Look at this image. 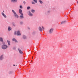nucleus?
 I'll return each mask as SVG.
<instances>
[{"mask_svg":"<svg viewBox=\"0 0 78 78\" xmlns=\"http://www.w3.org/2000/svg\"><path fill=\"white\" fill-rule=\"evenodd\" d=\"M20 18L21 19H23V15H21L20 16Z\"/></svg>","mask_w":78,"mask_h":78,"instance_id":"2eb2a0df","label":"nucleus"},{"mask_svg":"<svg viewBox=\"0 0 78 78\" xmlns=\"http://www.w3.org/2000/svg\"><path fill=\"white\" fill-rule=\"evenodd\" d=\"M34 2L35 3H37V0H33Z\"/></svg>","mask_w":78,"mask_h":78,"instance_id":"412c9836","label":"nucleus"},{"mask_svg":"<svg viewBox=\"0 0 78 78\" xmlns=\"http://www.w3.org/2000/svg\"><path fill=\"white\" fill-rule=\"evenodd\" d=\"M32 4H34V5L35 4V3H34V2H32Z\"/></svg>","mask_w":78,"mask_h":78,"instance_id":"b1692460","label":"nucleus"},{"mask_svg":"<svg viewBox=\"0 0 78 78\" xmlns=\"http://www.w3.org/2000/svg\"><path fill=\"white\" fill-rule=\"evenodd\" d=\"M3 59V56L2 55L0 56V59L1 60H2Z\"/></svg>","mask_w":78,"mask_h":78,"instance_id":"1a4fd4ad","label":"nucleus"},{"mask_svg":"<svg viewBox=\"0 0 78 78\" xmlns=\"http://www.w3.org/2000/svg\"><path fill=\"white\" fill-rule=\"evenodd\" d=\"M30 9V7H27V9Z\"/></svg>","mask_w":78,"mask_h":78,"instance_id":"5701e85b","label":"nucleus"},{"mask_svg":"<svg viewBox=\"0 0 78 78\" xmlns=\"http://www.w3.org/2000/svg\"><path fill=\"white\" fill-rule=\"evenodd\" d=\"M39 2L41 3H42V2L41 1V0H39Z\"/></svg>","mask_w":78,"mask_h":78,"instance_id":"6ab92c4d","label":"nucleus"},{"mask_svg":"<svg viewBox=\"0 0 78 78\" xmlns=\"http://www.w3.org/2000/svg\"><path fill=\"white\" fill-rule=\"evenodd\" d=\"M14 34H16V31H15L14 33Z\"/></svg>","mask_w":78,"mask_h":78,"instance_id":"393cba45","label":"nucleus"},{"mask_svg":"<svg viewBox=\"0 0 78 78\" xmlns=\"http://www.w3.org/2000/svg\"><path fill=\"white\" fill-rule=\"evenodd\" d=\"M29 15L30 16H33V14H32V13H31V12L30 11L29 12Z\"/></svg>","mask_w":78,"mask_h":78,"instance_id":"9b49d317","label":"nucleus"},{"mask_svg":"<svg viewBox=\"0 0 78 78\" xmlns=\"http://www.w3.org/2000/svg\"><path fill=\"white\" fill-rule=\"evenodd\" d=\"M7 42L8 45H10V41L8 40H7Z\"/></svg>","mask_w":78,"mask_h":78,"instance_id":"4468645a","label":"nucleus"},{"mask_svg":"<svg viewBox=\"0 0 78 78\" xmlns=\"http://www.w3.org/2000/svg\"><path fill=\"white\" fill-rule=\"evenodd\" d=\"M16 66H17V65H16Z\"/></svg>","mask_w":78,"mask_h":78,"instance_id":"c756f323","label":"nucleus"},{"mask_svg":"<svg viewBox=\"0 0 78 78\" xmlns=\"http://www.w3.org/2000/svg\"><path fill=\"white\" fill-rule=\"evenodd\" d=\"M2 14L3 16H4V17H5V18H6V16L5 13H2Z\"/></svg>","mask_w":78,"mask_h":78,"instance_id":"0eeeda50","label":"nucleus"},{"mask_svg":"<svg viewBox=\"0 0 78 78\" xmlns=\"http://www.w3.org/2000/svg\"><path fill=\"white\" fill-rule=\"evenodd\" d=\"M8 30L9 31H10L11 30V27H9L8 28Z\"/></svg>","mask_w":78,"mask_h":78,"instance_id":"ddd939ff","label":"nucleus"},{"mask_svg":"<svg viewBox=\"0 0 78 78\" xmlns=\"http://www.w3.org/2000/svg\"><path fill=\"white\" fill-rule=\"evenodd\" d=\"M23 23H22V22H20V24H22Z\"/></svg>","mask_w":78,"mask_h":78,"instance_id":"a878e982","label":"nucleus"},{"mask_svg":"<svg viewBox=\"0 0 78 78\" xmlns=\"http://www.w3.org/2000/svg\"><path fill=\"white\" fill-rule=\"evenodd\" d=\"M20 8H21V9H22V8H23L22 7V6L20 5Z\"/></svg>","mask_w":78,"mask_h":78,"instance_id":"4be33fe9","label":"nucleus"},{"mask_svg":"<svg viewBox=\"0 0 78 78\" xmlns=\"http://www.w3.org/2000/svg\"><path fill=\"white\" fill-rule=\"evenodd\" d=\"M42 28L43 29V30H44V27H42Z\"/></svg>","mask_w":78,"mask_h":78,"instance_id":"bb28decb","label":"nucleus"},{"mask_svg":"<svg viewBox=\"0 0 78 78\" xmlns=\"http://www.w3.org/2000/svg\"><path fill=\"white\" fill-rule=\"evenodd\" d=\"M31 12H34V10H32L31 11Z\"/></svg>","mask_w":78,"mask_h":78,"instance_id":"aec40b11","label":"nucleus"},{"mask_svg":"<svg viewBox=\"0 0 78 78\" xmlns=\"http://www.w3.org/2000/svg\"><path fill=\"white\" fill-rule=\"evenodd\" d=\"M16 34H17V36H20V35H21V34H20V31H18Z\"/></svg>","mask_w":78,"mask_h":78,"instance_id":"20e7f679","label":"nucleus"},{"mask_svg":"<svg viewBox=\"0 0 78 78\" xmlns=\"http://www.w3.org/2000/svg\"><path fill=\"white\" fill-rule=\"evenodd\" d=\"M53 31V29H51L49 30L50 33H52Z\"/></svg>","mask_w":78,"mask_h":78,"instance_id":"39448f33","label":"nucleus"},{"mask_svg":"<svg viewBox=\"0 0 78 78\" xmlns=\"http://www.w3.org/2000/svg\"><path fill=\"white\" fill-rule=\"evenodd\" d=\"M0 41H1V42H3V38H0Z\"/></svg>","mask_w":78,"mask_h":78,"instance_id":"f3484780","label":"nucleus"},{"mask_svg":"<svg viewBox=\"0 0 78 78\" xmlns=\"http://www.w3.org/2000/svg\"><path fill=\"white\" fill-rule=\"evenodd\" d=\"M4 11H3V12H4Z\"/></svg>","mask_w":78,"mask_h":78,"instance_id":"473e14b6","label":"nucleus"},{"mask_svg":"<svg viewBox=\"0 0 78 78\" xmlns=\"http://www.w3.org/2000/svg\"><path fill=\"white\" fill-rule=\"evenodd\" d=\"M2 48L3 49H6V48H8V46L6 45H4L2 46Z\"/></svg>","mask_w":78,"mask_h":78,"instance_id":"f03ea898","label":"nucleus"},{"mask_svg":"<svg viewBox=\"0 0 78 78\" xmlns=\"http://www.w3.org/2000/svg\"><path fill=\"white\" fill-rule=\"evenodd\" d=\"M23 3H24L25 4V2H23Z\"/></svg>","mask_w":78,"mask_h":78,"instance_id":"cd10ccee","label":"nucleus"},{"mask_svg":"<svg viewBox=\"0 0 78 78\" xmlns=\"http://www.w3.org/2000/svg\"><path fill=\"white\" fill-rule=\"evenodd\" d=\"M28 29H30L29 28H28Z\"/></svg>","mask_w":78,"mask_h":78,"instance_id":"7c9ffc66","label":"nucleus"},{"mask_svg":"<svg viewBox=\"0 0 78 78\" xmlns=\"http://www.w3.org/2000/svg\"><path fill=\"white\" fill-rule=\"evenodd\" d=\"M23 39H26V38H27V37H26V36L23 35Z\"/></svg>","mask_w":78,"mask_h":78,"instance_id":"dca6fc26","label":"nucleus"},{"mask_svg":"<svg viewBox=\"0 0 78 78\" xmlns=\"http://www.w3.org/2000/svg\"><path fill=\"white\" fill-rule=\"evenodd\" d=\"M66 22V21H63L61 22V24H62V23H65Z\"/></svg>","mask_w":78,"mask_h":78,"instance_id":"a211bd4d","label":"nucleus"},{"mask_svg":"<svg viewBox=\"0 0 78 78\" xmlns=\"http://www.w3.org/2000/svg\"><path fill=\"white\" fill-rule=\"evenodd\" d=\"M32 59H33V57H32Z\"/></svg>","mask_w":78,"mask_h":78,"instance_id":"2f4dec72","label":"nucleus"},{"mask_svg":"<svg viewBox=\"0 0 78 78\" xmlns=\"http://www.w3.org/2000/svg\"><path fill=\"white\" fill-rule=\"evenodd\" d=\"M22 9H19V13H20V14H21V15H22V16H23V13H22Z\"/></svg>","mask_w":78,"mask_h":78,"instance_id":"7ed1b4c3","label":"nucleus"},{"mask_svg":"<svg viewBox=\"0 0 78 78\" xmlns=\"http://www.w3.org/2000/svg\"><path fill=\"white\" fill-rule=\"evenodd\" d=\"M12 12L14 14V16H15V17H16L17 18H18L19 16H18L16 14V13L13 10H12Z\"/></svg>","mask_w":78,"mask_h":78,"instance_id":"f257e3e1","label":"nucleus"},{"mask_svg":"<svg viewBox=\"0 0 78 78\" xmlns=\"http://www.w3.org/2000/svg\"><path fill=\"white\" fill-rule=\"evenodd\" d=\"M12 41H15V42H17V40H16V39L15 38H13L12 39Z\"/></svg>","mask_w":78,"mask_h":78,"instance_id":"9d476101","label":"nucleus"},{"mask_svg":"<svg viewBox=\"0 0 78 78\" xmlns=\"http://www.w3.org/2000/svg\"><path fill=\"white\" fill-rule=\"evenodd\" d=\"M17 0H11V2H17Z\"/></svg>","mask_w":78,"mask_h":78,"instance_id":"6e6552de","label":"nucleus"},{"mask_svg":"<svg viewBox=\"0 0 78 78\" xmlns=\"http://www.w3.org/2000/svg\"><path fill=\"white\" fill-rule=\"evenodd\" d=\"M14 66H15V65H13Z\"/></svg>","mask_w":78,"mask_h":78,"instance_id":"c85d7f7f","label":"nucleus"},{"mask_svg":"<svg viewBox=\"0 0 78 78\" xmlns=\"http://www.w3.org/2000/svg\"><path fill=\"white\" fill-rule=\"evenodd\" d=\"M39 30L40 31H42V28L41 27H39Z\"/></svg>","mask_w":78,"mask_h":78,"instance_id":"f8f14e48","label":"nucleus"},{"mask_svg":"<svg viewBox=\"0 0 78 78\" xmlns=\"http://www.w3.org/2000/svg\"><path fill=\"white\" fill-rule=\"evenodd\" d=\"M18 50L19 51V53H20V54H22V53H23V52H22V51H21V50L20 49H19Z\"/></svg>","mask_w":78,"mask_h":78,"instance_id":"423d86ee","label":"nucleus"}]
</instances>
